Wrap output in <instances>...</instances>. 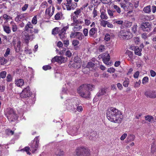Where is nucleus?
I'll return each instance as SVG.
<instances>
[{"label":"nucleus","instance_id":"1","mask_svg":"<svg viewBox=\"0 0 156 156\" xmlns=\"http://www.w3.org/2000/svg\"><path fill=\"white\" fill-rule=\"evenodd\" d=\"M106 116L111 122L115 123H120L123 119L122 113L115 108L111 107L107 111Z\"/></svg>","mask_w":156,"mask_h":156},{"label":"nucleus","instance_id":"2","mask_svg":"<svg viewBox=\"0 0 156 156\" xmlns=\"http://www.w3.org/2000/svg\"><path fill=\"white\" fill-rule=\"evenodd\" d=\"M118 36L122 39L127 40L131 39L133 37L132 33L126 30H121L118 33Z\"/></svg>","mask_w":156,"mask_h":156},{"label":"nucleus","instance_id":"3","mask_svg":"<svg viewBox=\"0 0 156 156\" xmlns=\"http://www.w3.org/2000/svg\"><path fill=\"white\" fill-rule=\"evenodd\" d=\"M72 0H66V3H62L63 8L68 10L74 9L76 7L77 4L76 3H72Z\"/></svg>","mask_w":156,"mask_h":156},{"label":"nucleus","instance_id":"4","mask_svg":"<svg viewBox=\"0 0 156 156\" xmlns=\"http://www.w3.org/2000/svg\"><path fill=\"white\" fill-rule=\"evenodd\" d=\"M76 154L77 156H90L88 149L84 147H79L76 150Z\"/></svg>","mask_w":156,"mask_h":156},{"label":"nucleus","instance_id":"5","mask_svg":"<svg viewBox=\"0 0 156 156\" xmlns=\"http://www.w3.org/2000/svg\"><path fill=\"white\" fill-rule=\"evenodd\" d=\"M7 112V117L9 121H14L17 119V116L12 109L8 108Z\"/></svg>","mask_w":156,"mask_h":156},{"label":"nucleus","instance_id":"6","mask_svg":"<svg viewBox=\"0 0 156 156\" xmlns=\"http://www.w3.org/2000/svg\"><path fill=\"white\" fill-rule=\"evenodd\" d=\"M77 91L80 95L83 98H87L90 97V92L87 90H82L80 88V87L78 88Z\"/></svg>","mask_w":156,"mask_h":156},{"label":"nucleus","instance_id":"7","mask_svg":"<svg viewBox=\"0 0 156 156\" xmlns=\"http://www.w3.org/2000/svg\"><path fill=\"white\" fill-rule=\"evenodd\" d=\"M67 60V58L62 56H56L51 60L52 62H57L59 63H65Z\"/></svg>","mask_w":156,"mask_h":156},{"label":"nucleus","instance_id":"8","mask_svg":"<svg viewBox=\"0 0 156 156\" xmlns=\"http://www.w3.org/2000/svg\"><path fill=\"white\" fill-rule=\"evenodd\" d=\"M38 136L36 137L34 139L33 144L31 145L32 152L34 153L37 150L38 147L39 139Z\"/></svg>","mask_w":156,"mask_h":156},{"label":"nucleus","instance_id":"9","mask_svg":"<svg viewBox=\"0 0 156 156\" xmlns=\"http://www.w3.org/2000/svg\"><path fill=\"white\" fill-rule=\"evenodd\" d=\"M99 58H102L103 62L107 65L109 64V61L110 59L109 55L108 53H105L99 56Z\"/></svg>","mask_w":156,"mask_h":156},{"label":"nucleus","instance_id":"10","mask_svg":"<svg viewBox=\"0 0 156 156\" xmlns=\"http://www.w3.org/2000/svg\"><path fill=\"white\" fill-rule=\"evenodd\" d=\"M31 95V93L30 92V87H27L24 89L20 94V96L22 98H25L30 97Z\"/></svg>","mask_w":156,"mask_h":156},{"label":"nucleus","instance_id":"11","mask_svg":"<svg viewBox=\"0 0 156 156\" xmlns=\"http://www.w3.org/2000/svg\"><path fill=\"white\" fill-rule=\"evenodd\" d=\"M141 29L144 31H149L151 28L150 23L148 22L143 23L140 26Z\"/></svg>","mask_w":156,"mask_h":156},{"label":"nucleus","instance_id":"12","mask_svg":"<svg viewBox=\"0 0 156 156\" xmlns=\"http://www.w3.org/2000/svg\"><path fill=\"white\" fill-rule=\"evenodd\" d=\"M94 88V86L91 84H83L80 86V88L82 90H87L88 91H92Z\"/></svg>","mask_w":156,"mask_h":156},{"label":"nucleus","instance_id":"13","mask_svg":"<svg viewBox=\"0 0 156 156\" xmlns=\"http://www.w3.org/2000/svg\"><path fill=\"white\" fill-rule=\"evenodd\" d=\"M145 95L147 98H156V92L154 91H147L145 92Z\"/></svg>","mask_w":156,"mask_h":156},{"label":"nucleus","instance_id":"14","mask_svg":"<svg viewBox=\"0 0 156 156\" xmlns=\"http://www.w3.org/2000/svg\"><path fill=\"white\" fill-rule=\"evenodd\" d=\"M25 37L24 39L25 41L28 44L29 43V40L32 41L34 38L35 36L34 34L29 35L28 34L25 33L24 34Z\"/></svg>","mask_w":156,"mask_h":156},{"label":"nucleus","instance_id":"15","mask_svg":"<svg viewBox=\"0 0 156 156\" xmlns=\"http://www.w3.org/2000/svg\"><path fill=\"white\" fill-rule=\"evenodd\" d=\"M81 65V62H73V63H70L69 64V66L71 68H74L77 69L80 68Z\"/></svg>","mask_w":156,"mask_h":156},{"label":"nucleus","instance_id":"16","mask_svg":"<svg viewBox=\"0 0 156 156\" xmlns=\"http://www.w3.org/2000/svg\"><path fill=\"white\" fill-rule=\"evenodd\" d=\"M21 43V41H19L16 43H15L14 44L15 50L16 52H19L20 50Z\"/></svg>","mask_w":156,"mask_h":156},{"label":"nucleus","instance_id":"17","mask_svg":"<svg viewBox=\"0 0 156 156\" xmlns=\"http://www.w3.org/2000/svg\"><path fill=\"white\" fill-rule=\"evenodd\" d=\"M4 31L7 34H10L11 30L9 25H5L4 24L2 25Z\"/></svg>","mask_w":156,"mask_h":156},{"label":"nucleus","instance_id":"18","mask_svg":"<svg viewBox=\"0 0 156 156\" xmlns=\"http://www.w3.org/2000/svg\"><path fill=\"white\" fill-rule=\"evenodd\" d=\"M24 83V80L23 79H19L15 80V83L18 87L22 86Z\"/></svg>","mask_w":156,"mask_h":156},{"label":"nucleus","instance_id":"19","mask_svg":"<svg viewBox=\"0 0 156 156\" xmlns=\"http://www.w3.org/2000/svg\"><path fill=\"white\" fill-rule=\"evenodd\" d=\"M13 32H16L18 29L17 27L16 24L13 21H11L10 23Z\"/></svg>","mask_w":156,"mask_h":156},{"label":"nucleus","instance_id":"20","mask_svg":"<svg viewBox=\"0 0 156 156\" xmlns=\"http://www.w3.org/2000/svg\"><path fill=\"white\" fill-rule=\"evenodd\" d=\"M142 51L141 49H140L137 46L135 47L134 49V53L136 55L139 56H141V52Z\"/></svg>","mask_w":156,"mask_h":156},{"label":"nucleus","instance_id":"21","mask_svg":"<svg viewBox=\"0 0 156 156\" xmlns=\"http://www.w3.org/2000/svg\"><path fill=\"white\" fill-rule=\"evenodd\" d=\"M63 14L62 12H58L55 16V19L56 20H59L62 19Z\"/></svg>","mask_w":156,"mask_h":156},{"label":"nucleus","instance_id":"22","mask_svg":"<svg viewBox=\"0 0 156 156\" xmlns=\"http://www.w3.org/2000/svg\"><path fill=\"white\" fill-rule=\"evenodd\" d=\"M76 38L80 40H81L83 39L84 37V35L82 33L80 32H76Z\"/></svg>","mask_w":156,"mask_h":156},{"label":"nucleus","instance_id":"23","mask_svg":"<svg viewBox=\"0 0 156 156\" xmlns=\"http://www.w3.org/2000/svg\"><path fill=\"white\" fill-rule=\"evenodd\" d=\"M96 28H93L90 29L89 31V35L90 37H93L94 34L96 33Z\"/></svg>","mask_w":156,"mask_h":156},{"label":"nucleus","instance_id":"24","mask_svg":"<svg viewBox=\"0 0 156 156\" xmlns=\"http://www.w3.org/2000/svg\"><path fill=\"white\" fill-rule=\"evenodd\" d=\"M57 156H64V152L63 151L59 149H57L55 152Z\"/></svg>","mask_w":156,"mask_h":156},{"label":"nucleus","instance_id":"25","mask_svg":"<svg viewBox=\"0 0 156 156\" xmlns=\"http://www.w3.org/2000/svg\"><path fill=\"white\" fill-rule=\"evenodd\" d=\"M97 133L96 132L93 131L91 132L90 134V136L89 139L90 140H95L96 139V136Z\"/></svg>","mask_w":156,"mask_h":156},{"label":"nucleus","instance_id":"26","mask_svg":"<svg viewBox=\"0 0 156 156\" xmlns=\"http://www.w3.org/2000/svg\"><path fill=\"white\" fill-rule=\"evenodd\" d=\"M73 25L74 27H73V30L74 31H79L82 28V26L79 24H74Z\"/></svg>","mask_w":156,"mask_h":156},{"label":"nucleus","instance_id":"27","mask_svg":"<svg viewBox=\"0 0 156 156\" xmlns=\"http://www.w3.org/2000/svg\"><path fill=\"white\" fill-rule=\"evenodd\" d=\"M33 28V26L30 22H28L27 24L26 25L24 29L25 30L27 31H29V29Z\"/></svg>","mask_w":156,"mask_h":156},{"label":"nucleus","instance_id":"28","mask_svg":"<svg viewBox=\"0 0 156 156\" xmlns=\"http://www.w3.org/2000/svg\"><path fill=\"white\" fill-rule=\"evenodd\" d=\"M145 118L146 120L150 122H152L154 120V117L150 115L145 116Z\"/></svg>","mask_w":156,"mask_h":156},{"label":"nucleus","instance_id":"29","mask_svg":"<svg viewBox=\"0 0 156 156\" xmlns=\"http://www.w3.org/2000/svg\"><path fill=\"white\" fill-rule=\"evenodd\" d=\"M125 54L129 57V58H128V60H130L133 58V54L132 52L129 50H127L125 52Z\"/></svg>","mask_w":156,"mask_h":156},{"label":"nucleus","instance_id":"30","mask_svg":"<svg viewBox=\"0 0 156 156\" xmlns=\"http://www.w3.org/2000/svg\"><path fill=\"white\" fill-rule=\"evenodd\" d=\"M68 28V26H66L60 29L59 28L58 35H60L62 34L65 33L66 30Z\"/></svg>","mask_w":156,"mask_h":156},{"label":"nucleus","instance_id":"31","mask_svg":"<svg viewBox=\"0 0 156 156\" xmlns=\"http://www.w3.org/2000/svg\"><path fill=\"white\" fill-rule=\"evenodd\" d=\"M51 6H50L48 8H47L45 11V14L50 16L53 15L52 12H51Z\"/></svg>","mask_w":156,"mask_h":156},{"label":"nucleus","instance_id":"32","mask_svg":"<svg viewBox=\"0 0 156 156\" xmlns=\"http://www.w3.org/2000/svg\"><path fill=\"white\" fill-rule=\"evenodd\" d=\"M105 93L106 92L105 90L104 89H101L99 92L97 94L96 96L98 97H99L102 95L105 94Z\"/></svg>","mask_w":156,"mask_h":156},{"label":"nucleus","instance_id":"33","mask_svg":"<svg viewBox=\"0 0 156 156\" xmlns=\"http://www.w3.org/2000/svg\"><path fill=\"white\" fill-rule=\"evenodd\" d=\"M135 136L133 134H130L128 135L127 138V141L128 142L133 141L135 139Z\"/></svg>","mask_w":156,"mask_h":156},{"label":"nucleus","instance_id":"34","mask_svg":"<svg viewBox=\"0 0 156 156\" xmlns=\"http://www.w3.org/2000/svg\"><path fill=\"white\" fill-rule=\"evenodd\" d=\"M113 8L115 9V11L116 12L120 14L121 13V9L117 5H114L113 6Z\"/></svg>","mask_w":156,"mask_h":156},{"label":"nucleus","instance_id":"35","mask_svg":"<svg viewBox=\"0 0 156 156\" xmlns=\"http://www.w3.org/2000/svg\"><path fill=\"white\" fill-rule=\"evenodd\" d=\"M100 17L102 20H107L108 19V16L104 12H101Z\"/></svg>","mask_w":156,"mask_h":156},{"label":"nucleus","instance_id":"36","mask_svg":"<svg viewBox=\"0 0 156 156\" xmlns=\"http://www.w3.org/2000/svg\"><path fill=\"white\" fill-rule=\"evenodd\" d=\"M7 62V60L4 57L0 58V64L1 65H3L6 64Z\"/></svg>","mask_w":156,"mask_h":156},{"label":"nucleus","instance_id":"37","mask_svg":"<svg viewBox=\"0 0 156 156\" xmlns=\"http://www.w3.org/2000/svg\"><path fill=\"white\" fill-rule=\"evenodd\" d=\"M129 80L128 78H125V80L123 82V85L124 87H127L129 83Z\"/></svg>","mask_w":156,"mask_h":156},{"label":"nucleus","instance_id":"38","mask_svg":"<svg viewBox=\"0 0 156 156\" xmlns=\"http://www.w3.org/2000/svg\"><path fill=\"white\" fill-rule=\"evenodd\" d=\"M59 28L58 27H55L52 30V34L55 35L58 34H59Z\"/></svg>","mask_w":156,"mask_h":156},{"label":"nucleus","instance_id":"39","mask_svg":"<svg viewBox=\"0 0 156 156\" xmlns=\"http://www.w3.org/2000/svg\"><path fill=\"white\" fill-rule=\"evenodd\" d=\"M144 11L146 13H150L151 11L150 6L148 5L144 7Z\"/></svg>","mask_w":156,"mask_h":156},{"label":"nucleus","instance_id":"40","mask_svg":"<svg viewBox=\"0 0 156 156\" xmlns=\"http://www.w3.org/2000/svg\"><path fill=\"white\" fill-rule=\"evenodd\" d=\"M133 40L136 44H138L140 41V38L138 37H134Z\"/></svg>","mask_w":156,"mask_h":156},{"label":"nucleus","instance_id":"41","mask_svg":"<svg viewBox=\"0 0 156 156\" xmlns=\"http://www.w3.org/2000/svg\"><path fill=\"white\" fill-rule=\"evenodd\" d=\"M5 132L8 135H12L14 134V131H12L10 129H7L6 130Z\"/></svg>","mask_w":156,"mask_h":156},{"label":"nucleus","instance_id":"42","mask_svg":"<svg viewBox=\"0 0 156 156\" xmlns=\"http://www.w3.org/2000/svg\"><path fill=\"white\" fill-rule=\"evenodd\" d=\"M100 25L104 27H105L107 25L108 21L101 20H100Z\"/></svg>","mask_w":156,"mask_h":156},{"label":"nucleus","instance_id":"43","mask_svg":"<svg viewBox=\"0 0 156 156\" xmlns=\"http://www.w3.org/2000/svg\"><path fill=\"white\" fill-rule=\"evenodd\" d=\"M79 128V127L78 126L77 127H74L72 128V129L71 130V131L72 133H73V135H76V133L77 132L78 129Z\"/></svg>","mask_w":156,"mask_h":156},{"label":"nucleus","instance_id":"44","mask_svg":"<svg viewBox=\"0 0 156 156\" xmlns=\"http://www.w3.org/2000/svg\"><path fill=\"white\" fill-rule=\"evenodd\" d=\"M149 80L148 77L147 76L144 77L142 80V83L145 84L147 83Z\"/></svg>","mask_w":156,"mask_h":156},{"label":"nucleus","instance_id":"45","mask_svg":"<svg viewBox=\"0 0 156 156\" xmlns=\"http://www.w3.org/2000/svg\"><path fill=\"white\" fill-rule=\"evenodd\" d=\"M105 49V47L104 45H101L99 47V50L101 52L104 51Z\"/></svg>","mask_w":156,"mask_h":156},{"label":"nucleus","instance_id":"46","mask_svg":"<svg viewBox=\"0 0 156 156\" xmlns=\"http://www.w3.org/2000/svg\"><path fill=\"white\" fill-rule=\"evenodd\" d=\"M37 23V16H34L32 19V23L34 24H36Z\"/></svg>","mask_w":156,"mask_h":156},{"label":"nucleus","instance_id":"47","mask_svg":"<svg viewBox=\"0 0 156 156\" xmlns=\"http://www.w3.org/2000/svg\"><path fill=\"white\" fill-rule=\"evenodd\" d=\"M12 78L10 74H8L6 77V80L7 82H11L12 80Z\"/></svg>","mask_w":156,"mask_h":156},{"label":"nucleus","instance_id":"48","mask_svg":"<svg viewBox=\"0 0 156 156\" xmlns=\"http://www.w3.org/2000/svg\"><path fill=\"white\" fill-rule=\"evenodd\" d=\"M6 75V73L5 71H2L0 73V76L2 78H5Z\"/></svg>","mask_w":156,"mask_h":156},{"label":"nucleus","instance_id":"49","mask_svg":"<svg viewBox=\"0 0 156 156\" xmlns=\"http://www.w3.org/2000/svg\"><path fill=\"white\" fill-rule=\"evenodd\" d=\"M105 40L106 41H108L110 40V36L108 34H106L104 38Z\"/></svg>","mask_w":156,"mask_h":156},{"label":"nucleus","instance_id":"50","mask_svg":"<svg viewBox=\"0 0 156 156\" xmlns=\"http://www.w3.org/2000/svg\"><path fill=\"white\" fill-rule=\"evenodd\" d=\"M30 148L28 147H26L25 148L21 149L20 151H26L28 154H30V152H29Z\"/></svg>","mask_w":156,"mask_h":156},{"label":"nucleus","instance_id":"51","mask_svg":"<svg viewBox=\"0 0 156 156\" xmlns=\"http://www.w3.org/2000/svg\"><path fill=\"white\" fill-rule=\"evenodd\" d=\"M3 17L4 19H6V20H9V19H12V17H10V16L6 14H4L3 15Z\"/></svg>","mask_w":156,"mask_h":156},{"label":"nucleus","instance_id":"52","mask_svg":"<svg viewBox=\"0 0 156 156\" xmlns=\"http://www.w3.org/2000/svg\"><path fill=\"white\" fill-rule=\"evenodd\" d=\"M141 83V81L140 80H139L138 82H136L134 85V87L135 88L138 87L140 86V85Z\"/></svg>","mask_w":156,"mask_h":156},{"label":"nucleus","instance_id":"53","mask_svg":"<svg viewBox=\"0 0 156 156\" xmlns=\"http://www.w3.org/2000/svg\"><path fill=\"white\" fill-rule=\"evenodd\" d=\"M79 44V41L77 40H73L72 41V44L74 46L78 45Z\"/></svg>","mask_w":156,"mask_h":156},{"label":"nucleus","instance_id":"54","mask_svg":"<svg viewBox=\"0 0 156 156\" xmlns=\"http://www.w3.org/2000/svg\"><path fill=\"white\" fill-rule=\"evenodd\" d=\"M66 55L68 57H70L72 55V53L69 50H67L66 52Z\"/></svg>","mask_w":156,"mask_h":156},{"label":"nucleus","instance_id":"55","mask_svg":"<svg viewBox=\"0 0 156 156\" xmlns=\"http://www.w3.org/2000/svg\"><path fill=\"white\" fill-rule=\"evenodd\" d=\"M63 42L64 45L66 47H67L69 44V41L67 39L65 40H64Z\"/></svg>","mask_w":156,"mask_h":156},{"label":"nucleus","instance_id":"56","mask_svg":"<svg viewBox=\"0 0 156 156\" xmlns=\"http://www.w3.org/2000/svg\"><path fill=\"white\" fill-rule=\"evenodd\" d=\"M114 23L119 24L122 25L123 24V21L121 20H114Z\"/></svg>","mask_w":156,"mask_h":156},{"label":"nucleus","instance_id":"57","mask_svg":"<svg viewBox=\"0 0 156 156\" xmlns=\"http://www.w3.org/2000/svg\"><path fill=\"white\" fill-rule=\"evenodd\" d=\"M115 69L113 67H111L108 68L107 70L108 72L110 73H113L115 72Z\"/></svg>","mask_w":156,"mask_h":156},{"label":"nucleus","instance_id":"58","mask_svg":"<svg viewBox=\"0 0 156 156\" xmlns=\"http://www.w3.org/2000/svg\"><path fill=\"white\" fill-rule=\"evenodd\" d=\"M154 18V16L153 15L151 16H146L145 17V19L147 20H152Z\"/></svg>","mask_w":156,"mask_h":156},{"label":"nucleus","instance_id":"59","mask_svg":"<svg viewBox=\"0 0 156 156\" xmlns=\"http://www.w3.org/2000/svg\"><path fill=\"white\" fill-rule=\"evenodd\" d=\"M137 27L136 25H134L132 28V31L134 33L137 31Z\"/></svg>","mask_w":156,"mask_h":156},{"label":"nucleus","instance_id":"60","mask_svg":"<svg viewBox=\"0 0 156 156\" xmlns=\"http://www.w3.org/2000/svg\"><path fill=\"white\" fill-rule=\"evenodd\" d=\"M51 67L49 65L44 66L43 67V69L44 70H47L48 69H51Z\"/></svg>","mask_w":156,"mask_h":156},{"label":"nucleus","instance_id":"61","mask_svg":"<svg viewBox=\"0 0 156 156\" xmlns=\"http://www.w3.org/2000/svg\"><path fill=\"white\" fill-rule=\"evenodd\" d=\"M28 5L27 4H25L22 8V10L23 11H26L28 7Z\"/></svg>","mask_w":156,"mask_h":156},{"label":"nucleus","instance_id":"62","mask_svg":"<svg viewBox=\"0 0 156 156\" xmlns=\"http://www.w3.org/2000/svg\"><path fill=\"white\" fill-rule=\"evenodd\" d=\"M150 73L152 77H154L156 75V72L153 70H151L150 71Z\"/></svg>","mask_w":156,"mask_h":156},{"label":"nucleus","instance_id":"63","mask_svg":"<svg viewBox=\"0 0 156 156\" xmlns=\"http://www.w3.org/2000/svg\"><path fill=\"white\" fill-rule=\"evenodd\" d=\"M47 3L46 1L43 2L41 4L40 6L43 8H45L47 6Z\"/></svg>","mask_w":156,"mask_h":156},{"label":"nucleus","instance_id":"64","mask_svg":"<svg viewBox=\"0 0 156 156\" xmlns=\"http://www.w3.org/2000/svg\"><path fill=\"white\" fill-rule=\"evenodd\" d=\"M127 136V134L126 133H124L123 135H122L121 137H120V140H124L126 138Z\"/></svg>","mask_w":156,"mask_h":156}]
</instances>
